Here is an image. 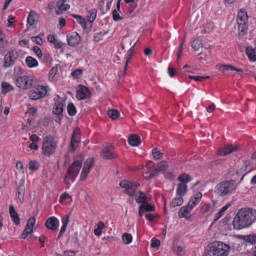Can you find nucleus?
Here are the masks:
<instances>
[{"mask_svg":"<svg viewBox=\"0 0 256 256\" xmlns=\"http://www.w3.org/2000/svg\"><path fill=\"white\" fill-rule=\"evenodd\" d=\"M67 110L68 114L72 116H74L76 113V108L72 103L68 104Z\"/></svg>","mask_w":256,"mask_h":256,"instance_id":"obj_46","label":"nucleus"},{"mask_svg":"<svg viewBox=\"0 0 256 256\" xmlns=\"http://www.w3.org/2000/svg\"><path fill=\"white\" fill-rule=\"evenodd\" d=\"M39 164L36 160H30L29 162L28 168L31 170H35L38 168Z\"/></svg>","mask_w":256,"mask_h":256,"instance_id":"obj_51","label":"nucleus"},{"mask_svg":"<svg viewBox=\"0 0 256 256\" xmlns=\"http://www.w3.org/2000/svg\"><path fill=\"white\" fill-rule=\"evenodd\" d=\"M130 144L133 146H138L140 144V137L138 135H132L130 136Z\"/></svg>","mask_w":256,"mask_h":256,"instance_id":"obj_35","label":"nucleus"},{"mask_svg":"<svg viewBox=\"0 0 256 256\" xmlns=\"http://www.w3.org/2000/svg\"><path fill=\"white\" fill-rule=\"evenodd\" d=\"M239 148V146L236 144L227 146L220 149L218 151V154L221 156H224L228 154L236 152Z\"/></svg>","mask_w":256,"mask_h":256,"instance_id":"obj_21","label":"nucleus"},{"mask_svg":"<svg viewBox=\"0 0 256 256\" xmlns=\"http://www.w3.org/2000/svg\"><path fill=\"white\" fill-rule=\"evenodd\" d=\"M94 162V159L92 158H88L86 160L80 176V179L82 180H84L86 178L90 169L93 166Z\"/></svg>","mask_w":256,"mask_h":256,"instance_id":"obj_13","label":"nucleus"},{"mask_svg":"<svg viewBox=\"0 0 256 256\" xmlns=\"http://www.w3.org/2000/svg\"><path fill=\"white\" fill-rule=\"evenodd\" d=\"M189 78L192 80H194L198 82H202L206 78H208L210 77L208 76H189Z\"/></svg>","mask_w":256,"mask_h":256,"instance_id":"obj_56","label":"nucleus"},{"mask_svg":"<svg viewBox=\"0 0 256 256\" xmlns=\"http://www.w3.org/2000/svg\"><path fill=\"white\" fill-rule=\"evenodd\" d=\"M232 239L236 242H238L240 240H242L244 242L254 244L256 243V234L248 236L236 235L232 236Z\"/></svg>","mask_w":256,"mask_h":256,"instance_id":"obj_17","label":"nucleus"},{"mask_svg":"<svg viewBox=\"0 0 256 256\" xmlns=\"http://www.w3.org/2000/svg\"><path fill=\"white\" fill-rule=\"evenodd\" d=\"M25 62L26 66L28 68H34L38 66V60L30 56H28L26 58Z\"/></svg>","mask_w":256,"mask_h":256,"instance_id":"obj_30","label":"nucleus"},{"mask_svg":"<svg viewBox=\"0 0 256 256\" xmlns=\"http://www.w3.org/2000/svg\"><path fill=\"white\" fill-rule=\"evenodd\" d=\"M4 66L6 68H8L14 64L16 59V55L14 50H10L4 56Z\"/></svg>","mask_w":256,"mask_h":256,"instance_id":"obj_18","label":"nucleus"},{"mask_svg":"<svg viewBox=\"0 0 256 256\" xmlns=\"http://www.w3.org/2000/svg\"><path fill=\"white\" fill-rule=\"evenodd\" d=\"M246 52L250 61L254 62L256 60V49L253 48L252 46H248L246 48Z\"/></svg>","mask_w":256,"mask_h":256,"instance_id":"obj_28","label":"nucleus"},{"mask_svg":"<svg viewBox=\"0 0 256 256\" xmlns=\"http://www.w3.org/2000/svg\"><path fill=\"white\" fill-rule=\"evenodd\" d=\"M16 168L18 170H21L22 172L24 173V171H23L24 166H23V164L22 162H20V161L18 162L16 164Z\"/></svg>","mask_w":256,"mask_h":256,"instance_id":"obj_64","label":"nucleus"},{"mask_svg":"<svg viewBox=\"0 0 256 256\" xmlns=\"http://www.w3.org/2000/svg\"><path fill=\"white\" fill-rule=\"evenodd\" d=\"M202 46V41L200 40H194L192 42V46L194 50H198Z\"/></svg>","mask_w":256,"mask_h":256,"instance_id":"obj_47","label":"nucleus"},{"mask_svg":"<svg viewBox=\"0 0 256 256\" xmlns=\"http://www.w3.org/2000/svg\"><path fill=\"white\" fill-rule=\"evenodd\" d=\"M70 5L66 2V1H59L56 8V13L58 14H60L64 11H66L70 8Z\"/></svg>","mask_w":256,"mask_h":256,"instance_id":"obj_23","label":"nucleus"},{"mask_svg":"<svg viewBox=\"0 0 256 256\" xmlns=\"http://www.w3.org/2000/svg\"><path fill=\"white\" fill-rule=\"evenodd\" d=\"M76 98L78 100L88 98L90 97L91 92L86 86L79 85L76 87Z\"/></svg>","mask_w":256,"mask_h":256,"instance_id":"obj_11","label":"nucleus"},{"mask_svg":"<svg viewBox=\"0 0 256 256\" xmlns=\"http://www.w3.org/2000/svg\"><path fill=\"white\" fill-rule=\"evenodd\" d=\"M108 115L110 118L114 120L120 116V114L117 110H112L108 112Z\"/></svg>","mask_w":256,"mask_h":256,"instance_id":"obj_45","label":"nucleus"},{"mask_svg":"<svg viewBox=\"0 0 256 256\" xmlns=\"http://www.w3.org/2000/svg\"><path fill=\"white\" fill-rule=\"evenodd\" d=\"M38 20V14L34 11H30L27 18L28 24L33 26L37 24Z\"/></svg>","mask_w":256,"mask_h":256,"instance_id":"obj_26","label":"nucleus"},{"mask_svg":"<svg viewBox=\"0 0 256 256\" xmlns=\"http://www.w3.org/2000/svg\"><path fill=\"white\" fill-rule=\"evenodd\" d=\"M112 16L113 18L115 21H118L122 19V18L120 16L118 12L116 10L113 11Z\"/></svg>","mask_w":256,"mask_h":256,"instance_id":"obj_61","label":"nucleus"},{"mask_svg":"<svg viewBox=\"0 0 256 256\" xmlns=\"http://www.w3.org/2000/svg\"><path fill=\"white\" fill-rule=\"evenodd\" d=\"M59 220L54 216L49 218L46 222V227L52 230H57L59 226Z\"/></svg>","mask_w":256,"mask_h":256,"instance_id":"obj_20","label":"nucleus"},{"mask_svg":"<svg viewBox=\"0 0 256 256\" xmlns=\"http://www.w3.org/2000/svg\"><path fill=\"white\" fill-rule=\"evenodd\" d=\"M133 52H134V48H131L128 50V54H126V65H125L124 70H126V66L128 64V61H129L132 55V54Z\"/></svg>","mask_w":256,"mask_h":256,"instance_id":"obj_54","label":"nucleus"},{"mask_svg":"<svg viewBox=\"0 0 256 256\" xmlns=\"http://www.w3.org/2000/svg\"><path fill=\"white\" fill-rule=\"evenodd\" d=\"M40 140L39 137L36 134H32L30 136V140L32 142L37 143L39 142Z\"/></svg>","mask_w":256,"mask_h":256,"instance_id":"obj_63","label":"nucleus"},{"mask_svg":"<svg viewBox=\"0 0 256 256\" xmlns=\"http://www.w3.org/2000/svg\"><path fill=\"white\" fill-rule=\"evenodd\" d=\"M36 220L34 217L30 218L26 225V227L22 234V238H26L28 235L30 234L33 232V228H35Z\"/></svg>","mask_w":256,"mask_h":256,"instance_id":"obj_12","label":"nucleus"},{"mask_svg":"<svg viewBox=\"0 0 256 256\" xmlns=\"http://www.w3.org/2000/svg\"><path fill=\"white\" fill-rule=\"evenodd\" d=\"M184 40H185L184 39L182 42V43L179 46L178 52V54H177L178 59H180V58L181 56H182V50H183V45H184Z\"/></svg>","mask_w":256,"mask_h":256,"instance_id":"obj_62","label":"nucleus"},{"mask_svg":"<svg viewBox=\"0 0 256 256\" xmlns=\"http://www.w3.org/2000/svg\"><path fill=\"white\" fill-rule=\"evenodd\" d=\"M202 195L201 192H197L190 198L188 204L193 208L200 202Z\"/></svg>","mask_w":256,"mask_h":256,"instance_id":"obj_22","label":"nucleus"},{"mask_svg":"<svg viewBox=\"0 0 256 256\" xmlns=\"http://www.w3.org/2000/svg\"><path fill=\"white\" fill-rule=\"evenodd\" d=\"M184 202V200L182 196H178L174 198L170 203V205L171 206L174 208L181 206Z\"/></svg>","mask_w":256,"mask_h":256,"instance_id":"obj_36","label":"nucleus"},{"mask_svg":"<svg viewBox=\"0 0 256 256\" xmlns=\"http://www.w3.org/2000/svg\"><path fill=\"white\" fill-rule=\"evenodd\" d=\"M216 68L218 70L222 72H224L228 70H235L236 72H242V70L238 68H234L231 65H217L216 66Z\"/></svg>","mask_w":256,"mask_h":256,"instance_id":"obj_27","label":"nucleus"},{"mask_svg":"<svg viewBox=\"0 0 256 256\" xmlns=\"http://www.w3.org/2000/svg\"><path fill=\"white\" fill-rule=\"evenodd\" d=\"M229 206L230 204H227L224 206L223 207H222V208L220 210V211L215 214L214 220H217L220 218L224 214V212L228 210Z\"/></svg>","mask_w":256,"mask_h":256,"instance_id":"obj_40","label":"nucleus"},{"mask_svg":"<svg viewBox=\"0 0 256 256\" xmlns=\"http://www.w3.org/2000/svg\"><path fill=\"white\" fill-rule=\"evenodd\" d=\"M140 184L136 182L122 180L120 183V186L124 190L125 192L130 196H134Z\"/></svg>","mask_w":256,"mask_h":256,"instance_id":"obj_9","label":"nucleus"},{"mask_svg":"<svg viewBox=\"0 0 256 256\" xmlns=\"http://www.w3.org/2000/svg\"><path fill=\"white\" fill-rule=\"evenodd\" d=\"M236 188L233 182L224 181L218 184L214 188V192L218 196H224L232 193Z\"/></svg>","mask_w":256,"mask_h":256,"instance_id":"obj_4","label":"nucleus"},{"mask_svg":"<svg viewBox=\"0 0 256 256\" xmlns=\"http://www.w3.org/2000/svg\"><path fill=\"white\" fill-rule=\"evenodd\" d=\"M57 142L54 138L48 136L44 137L42 144L43 154L46 156H50L54 154L56 148Z\"/></svg>","mask_w":256,"mask_h":256,"instance_id":"obj_3","label":"nucleus"},{"mask_svg":"<svg viewBox=\"0 0 256 256\" xmlns=\"http://www.w3.org/2000/svg\"><path fill=\"white\" fill-rule=\"evenodd\" d=\"M16 86L22 90L30 88L33 84V79L31 76H22L17 78L15 81Z\"/></svg>","mask_w":256,"mask_h":256,"instance_id":"obj_10","label":"nucleus"},{"mask_svg":"<svg viewBox=\"0 0 256 256\" xmlns=\"http://www.w3.org/2000/svg\"><path fill=\"white\" fill-rule=\"evenodd\" d=\"M256 220V210L242 208L238 211L234 218V229L240 230L249 227Z\"/></svg>","mask_w":256,"mask_h":256,"instance_id":"obj_1","label":"nucleus"},{"mask_svg":"<svg viewBox=\"0 0 256 256\" xmlns=\"http://www.w3.org/2000/svg\"><path fill=\"white\" fill-rule=\"evenodd\" d=\"M82 74V70L80 69H78L72 72L71 74L74 78H80Z\"/></svg>","mask_w":256,"mask_h":256,"instance_id":"obj_58","label":"nucleus"},{"mask_svg":"<svg viewBox=\"0 0 256 256\" xmlns=\"http://www.w3.org/2000/svg\"><path fill=\"white\" fill-rule=\"evenodd\" d=\"M24 186L23 184L19 186L18 189V200L20 202L24 201Z\"/></svg>","mask_w":256,"mask_h":256,"instance_id":"obj_39","label":"nucleus"},{"mask_svg":"<svg viewBox=\"0 0 256 256\" xmlns=\"http://www.w3.org/2000/svg\"><path fill=\"white\" fill-rule=\"evenodd\" d=\"M72 201V197L67 193L64 192L60 196L59 202L62 204L67 205Z\"/></svg>","mask_w":256,"mask_h":256,"instance_id":"obj_34","label":"nucleus"},{"mask_svg":"<svg viewBox=\"0 0 256 256\" xmlns=\"http://www.w3.org/2000/svg\"><path fill=\"white\" fill-rule=\"evenodd\" d=\"M16 18L12 15L9 16L8 18L6 26L8 28H12L14 26V23L15 22Z\"/></svg>","mask_w":256,"mask_h":256,"instance_id":"obj_52","label":"nucleus"},{"mask_svg":"<svg viewBox=\"0 0 256 256\" xmlns=\"http://www.w3.org/2000/svg\"><path fill=\"white\" fill-rule=\"evenodd\" d=\"M152 154L154 158L156 160L160 159L162 156V154L158 150L157 148H154L152 151Z\"/></svg>","mask_w":256,"mask_h":256,"instance_id":"obj_53","label":"nucleus"},{"mask_svg":"<svg viewBox=\"0 0 256 256\" xmlns=\"http://www.w3.org/2000/svg\"><path fill=\"white\" fill-rule=\"evenodd\" d=\"M231 246L222 242H215L212 243L206 256H228Z\"/></svg>","mask_w":256,"mask_h":256,"instance_id":"obj_2","label":"nucleus"},{"mask_svg":"<svg viewBox=\"0 0 256 256\" xmlns=\"http://www.w3.org/2000/svg\"><path fill=\"white\" fill-rule=\"evenodd\" d=\"M58 72V68L56 66L53 67L48 74V78L50 80L52 81L54 80V76Z\"/></svg>","mask_w":256,"mask_h":256,"instance_id":"obj_49","label":"nucleus"},{"mask_svg":"<svg viewBox=\"0 0 256 256\" xmlns=\"http://www.w3.org/2000/svg\"><path fill=\"white\" fill-rule=\"evenodd\" d=\"M2 93L4 94H6L8 92L14 90V88L10 84L3 82L0 85Z\"/></svg>","mask_w":256,"mask_h":256,"instance_id":"obj_31","label":"nucleus"},{"mask_svg":"<svg viewBox=\"0 0 256 256\" xmlns=\"http://www.w3.org/2000/svg\"><path fill=\"white\" fill-rule=\"evenodd\" d=\"M192 209L193 208L188 204L186 206L181 207L178 213V217L180 218H184L187 220H191L192 216L190 212Z\"/></svg>","mask_w":256,"mask_h":256,"instance_id":"obj_14","label":"nucleus"},{"mask_svg":"<svg viewBox=\"0 0 256 256\" xmlns=\"http://www.w3.org/2000/svg\"><path fill=\"white\" fill-rule=\"evenodd\" d=\"M66 40L70 46H76L80 44L81 38L78 33L72 32L67 35Z\"/></svg>","mask_w":256,"mask_h":256,"instance_id":"obj_15","label":"nucleus"},{"mask_svg":"<svg viewBox=\"0 0 256 256\" xmlns=\"http://www.w3.org/2000/svg\"><path fill=\"white\" fill-rule=\"evenodd\" d=\"M55 104L53 107V114L57 116L56 122L60 123L63 117L64 105V98L56 96L54 98Z\"/></svg>","mask_w":256,"mask_h":256,"instance_id":"obj_8","label":"nucleus"},{"mask_svg":"<svg viewBox=\"0 0 256 256\" xmlns=\"http://www.w3.org/2000/svg\"><path fill=\"white\" fill-rule=\"evenodd\" d=\"M106 34L105 32H96L94 36V40L96 42H98L103 40L104 35Z\"/></svg>","mask_w":256,"mask_h":256,"instance_id":"obj_44","label":"nucleus"},{"mask_svg":"<svg viewBox=\"0 0 256 256\" xmlns=\"http://www.w3.org/2000/svg\"><path fill=\"white\" fill-rule=\"evenodd\" d=\"M154 209V206L148 204L146 202L140 206L139 208V215L142 216L145 212H152Z\"/></svg>","mask_w":256,"mask_h":256,"instance_id":"obj_24","label":"nucleus"},{"mask_svg":"<svg viewBox=\"0 0 256 256\" xmlns=\"http://www.w3.org/2000/svg\"><path fill=\"white\" fill-rule=\"evenodd\" d=\"M72 16L76 20L77 22L80 24L83 28H86L87 23L86 20L84 18L78 14H73Z\"/></svg>","mask_w":256,"mask_h":256,"instance_id":"obj_42","label":"nucleus"},{"mask_svg":"<svg viewBox=\"0 0 256 256\" xmlns=\"http://www.w3.org/2000/svg\"><path fill=\"white\" fill-rule=\"evenodd\" d=\"M9 213L10 218L16 224H18L20 223V219L18 218L17 212H16L14 207L12 205H10L9 208Z\"/></svg>","mask_w":256,"mask_h":256,"instance_id":"obj_29","label":"nucleus"},{"mask_svg":"<svg viewBox=\"0 0 256 256\" xmlns=\"http://www.w3.org/2000/svg\"><path fill=\"white\" fill-rule=\"evenodd\" d=\"M80 130L78 128L74 129L70 140V148L72 150H75L80 142Z\"/></svg>","mask_w":256,"mask_h":256,"instance_id":"obj_16","label":"nucleus"},{"mask_svg":"<svg viewBox=\"0 0 256 256\" xmlns=\"http://www.w3.org/2000/svg\"><path fill=\"white\" fill-rule=\"evenodd\" d=\"M236 22L240 33L244 35L248 28V17L246 12L244 10H240L238 12Z\"/></svg>","mask_w":256,"mask_h":256,"instance_id":"obj_6","label":"nucleus"},{"mask_svg":"<svg viewBox=\"0 0 256 256\" xmlns=\"http://www.w3.org/2000/svg\"><path fill=\"white\" fill-rule=\"evenodd\" d=\"M6 42V39L4 34L0 28V48L3 46V44Z\"/></svg>","mask_w":256,"mask_h":256,"instance_id":"obj_60","label":"nucleus"},{"mask_svg":"<svg viewBox=\"0 0 256 256\" xmlns=\"http://www.w3.org/2000/svg\"><path fill=\"white\" fill-rule=\"evenodd\" d=\"M168 167L167 162H162L158 165L157 168H155V171L156 172H162L166 178H172V174L171 172L168 171Z\"/></svg>","mask_w":256,"mask_h":256,"instance_id":"obj_19","label":"nucleus"},{"mask_svg":"<svg viewBox=\"0 0 256 256\" xmlns=\"http://www.w3.org/2000/svg\"><path fill=\"white\" fill-rule=\"evenodd\" d=\"M122 240L124 244H129L132 242V236L130 234L124 233L122 236Z\"/></svg>","mask_w":256,"mask_h":256,"instance_id":"obj_41","label":"nucleus"},{"mask_svg":"<svg viewBox=\"0 0 256 256\" xmlns=\"http://www.w3.org/2000/svg\"><path fill=\"white\" fill-rule=\"evenodd\" d=\"M48 88L38 85L28 92V97L30 100H36L44 97L48 91Z\"/></svg>","mask_w":256,"mask_h":256,"instance_id":"obj_7","label":"nucleus"},{"mask_svg":"<svg viewBox=\"0 0 256 256\" xmlns=\"http://www.w3.org/2000/svg\"><path fill=\"white\" fill-rule=\"evenodd\" d=\"M134 196H135V200L138 203H142V204L146 203L149 200L148 196L140 191L136 192Z\"/></svg>","mask_w":256,"mask_h":256,"instance_id":"obj_25","label":"nucleus"},{"mask_svg":"<svg viewBox=\"0 0 256 256\" xmlns=\"http://www.w3.org/2000/svg\"><path fill=\"white\" fill-rule=\"evenodd\" d=\"M34 52L38 58H41L42 56V52L40 48L38 46H34L32 48Z\"/></svg>","mask_w":256,"mask_h":256,"instance_id":"obj_55","label":"nucleus"},{"mask_svg":"<svg viewBox=\"0 0 256 256\" xmlns=\"http://www.w3.org/2000/svg\"><path fill=\"white\" fill-rule=\"evenodd\" d=\"M178 180L181 182L180 183H184L186 184L190 181V176L185 174L180 176L178 178Z\"/></svg>","mask_w":256,"mask_h":256,"instance_id":"obj_48","label":"nucleus"},{"mask_svg":"<svg viewBox=\"0 0 256 256\" xmlns=\"http://www.w3.org/2000/svg\"><path fill=\"white\" fill-rule=\"evenodd\" d=\"M62 226L61 227L59 234L58 235V238H60L63 234L65 232L68 223L69 222V216L68 215L62 218Z\"/></svg>","mask_w":256,"mask_h":256,"instance_id":"obj_32","label":"nucleus"},{"mask_svg":"<svg viewBox=\"0 0 256 256\" xmlns=\"http://www.w3.org/2000/svg\"><path fill=\"white\" fill-rule=\"evenodd\" d=\"M30 40L34 42L36 44L42 45L43 44L44 40L41 38L40 37L38 36H32L30 38Z\"/></svg>","mask_w":256,"mask_h":256,"instance_id":"obj_57","label":"nucleus"},{"mask_svg":"<svg viewBox=\"0 0 256 256\" xmlns=\"http://www.w3.org/2000/svg\"><path fill=\"white\" fill-rule=\"evenodd\" d=\"M97 14V10L95 8H93L88 10L87 17L88 18V21L90 22H93L95 20Z\"/></svg>","mask_w":256,"mask_h":256,"instance_id":"obj_38","label":"nucleus"},{"mask_svg":"<svg viewBox=\"0 0 256 256\" xmlns=\"http://www.w3.org/2000/svg\"><path fill=\"white\" fill-rule=\"evenodd\" d=\"M214 28V26L212 23L206 24L203 26L202 32L204 34L210 33L213 30Z\"/></svg>","mask_w":256,"mask_h":256,"instance_id":"obj_43","label":"nucleus"},{"mask_svg":"<svg viewBox=\"0 0 256 256\" xmlns=\"http://www.w3.org/2000/svg\"><path fill=\"white\" fill-rule=\"evenodd\" d=\"M102 156L106 159H110L114 157L113 154L110 147H106L103 149L102 152Z\"/></svg>","mask_w":256,"mask_h":256,"instance_id":"obj_37","label":"nucleus"},{"mask_svg":"<svg viewBox=\"0 0 256 256\" xmlns=\"http://www.w3.org/2000/svg\"><path fill=\"white\" fill-rule=\"evenodd\" d=\"M160 244V240L154 238L151 240V246L153 248H158Z\"/></svg>","mask_w":256,"mask_h":256,"instance_id":"obj_59","label":"nucleus"},{"mask_svg":"<svg viewBox=\"0 0 256 256\" xmlns=\"http://www.w3.org/2000/svg\"><path fill=\"white\" fill-rule=\"evenodd\" d=\"M82 167V163L78 160H75L67 171L65 176V182L68 184L72 183L78 174Z\"/></svg>","mask_w":256,"mask_h":256,"instance_id":"obj_5","label":"nucleus"},{"mask_svg":"<svg viewBox=\"0 0 256 256\" xmlns=\"http://www.w3.org/2000/svg\"><path fill=\"white\" fill-rule=\"evenodd\" d=\"M173 250L178 256H182L184 254V248L180 246H174L173 248Z\"/></svg>","mask_w":256,"mask_h":256,"instance_id":"obj_50","label":"nucleus"},{"mask_svg":"<svg viewBox=\"0 0 256 256\" xmlns=\"http://www.w3.org/2000/svg\"><path fill=\"white\" fill-rule=\"evenodd\" d=\"M187 186L184 183H180L178 184L176 193L178 196H182L186 192Z\"/></svg>","mask_w":256,"mask_h":256,"instance_id":"obj_33","label":"nucleus"}]
</instances>
